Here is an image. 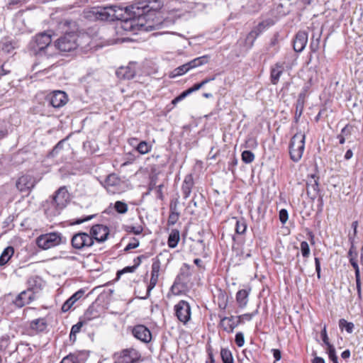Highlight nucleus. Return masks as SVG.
Instances as JSON below:
<instances>
[{
	"mask_svg": "<svg viewBox=\"0 0 363 363\" xmlns=\"http://www.w3.org/2000/svg\"><path fill=\"white\" fill-rule=\"evenodd\" d=\"M69 194L65 187H60L51 199L54 203H57L58 208H64L67 203Z\"/></svg>",
	"mask_w": 363,
	"mask_h": 363,
	"instance_id": "aec40b11",
	"label": "nucleus"
},
{
	"mask_svg": "<svg viewBox=\"0 0 363 363\" xmlns=\"http://www.w3.org/2000/svg\"><path fill=\"white\" fill-rule=\"evenodd\" d=\"M136 269H137V267L135 265L131 266V267H126L123 268L122 270L118 271L117 272V276L120 277L121 274H123L124 273H128V272L132 273V272H134Z\"/></svg>",
	"mask_w": 363,
	"mask_h": 363,
	"instance_id": "5fc2aeb1",
	"label": "nucleus"
},
{
	"mask_svg": "<svg viewBox=\"0 0 363 363\" xmlns=\"http://www.w3.org/2000/svg\"><path fill=\"white\" fill-rule=\"evenodd\" d=\"M114 208L118 213H125L128 211V205L123 201H118L114 204Z\"/></svg>",
	"mask_w": 363,
	"mask_h": 363,
	"instance_id": "79ce46f5",
	"label": "nucleus"
},
{
	"mask_svg": "<svg viewBox=\"0 0 363 363\" xmlns=\"http://www.w3.org/2000/svg\"><path fill=\"white\" fill-rule=\"evenodd\" d=\"M274 24V21L272 18H267L259 23L253 29L248 33L245 41V50L250 49L257 39V38L262 34L264 31Z\"/></svg>",
	"mask_w": 363,
	"mask_h": 363,
	"instance_id": "39448f33",
	"label": "nucleus"
},
{
	"mask_svg": "<svg viewBox=\"0 0 363 363\" xmlns=\"http://www.w3.org/2000/svg\"><path fill=\"white\" fill-rule=\"evenodd\" d=\"M175 314L178 320L186 323L191 318V307L186 301H180L174 306Z\"/></svg>",
	"mask_w": 363,
	"mask_h": 363,
	"instance_id": "f8f14e48",
	"label": "nucleus"
},
{
	"mask_svg": "<svg viewBox=\"0 0 363 363\" xmlns=\"http://www.w3.org/2000/svg\"><path fill=\"white\" fill-rule=\"evenodd\" d=\"M339 327L341 330L345 329L348 333H352L354 329V324L342 318L339 320Z\"/></svg>",
	"mask_w": 363,
	"mask_h": 363,
	"instance_id": "e433bc0d",
	"label": "nucleus"
},
{
	"mask_svg": "<svg viewBox=\"0 0 363 363\" xmlns=\"http://www.w3.org/2000/svg\"><path fill=\"white\" fill-rule=\"evenodd\" d=\"M318 180L319 177L316 172L312 173L310 175V178H308L307 181V188L308 191L312 190L315 194H317L319 191Z\"/></svg>",
	"mask_w": 363,
	"mask_h": 363,
	"instance_id": "c85d7f7f",
	"label": "nucleus"
},
{
	"mask_svg": "<svg viewBox=\"0 0 363 363\" xmlns=\"http://www.w3.org/2000/svg\"><path fill=\"white\" fill-rule=\"evenodd\" d=\"M67 143V139L60 140L52 149L50 155L52 157L59 156V152L64 149L65 145Z\"/></svg>",
	"mask_w": 363,
	"mask_h": 363,
	"instance_id": "4c0bfd02",
	"label": "nucleus"
},
{
	"mask_svg": "<svg viewBox=\"0 0 363 363\" xmlns=\"http://www.w3.org/2000/svg\"><path fill=\"white\" fill-rule=\"evenodd\" d=\"M250 291L245 289L239 290L236 294V301L240 307H245L248 302Z\"/></svg>",
	"mask_w": 363,
	"mask_h": 363,
	"instance_id": "c756f323",
	"label": "nucleus"
},
{
	"mask_svg": "<svg viewBox=\"0 0 363 363\" xmlns=\"http://www.w3.org/2000/svg\"><path fill=\"white\" fill-rule=\"evenodd\" d=\"M305 133L300 131L291 138L289 147L290 159H301L305 147Z\"/></svg>",
	"mask_w": 363,
	"mask_h": 363,
	"instance_id": "423d86ee",
	"label": "nucleus"
},
{
	"mask_svg": "<svg viewBox=\"0 0 363 363\" xmlns=\"http://www.w3.org/2000/svg\"><path fill=\"white\" fill-rule=\"evenodd\" d=\"M254 157H255V155H254V154L251 151H250V150H245L242 153V158L241 159H243V160H245V159H254Z\"/></svg>",
	"mask_w": 363,
	"mask_h": 363,
	"instance_id": "052dcab7",
	"label": "nucleus"
},
{
	"mask_svg": "<svg viewBox=\"0 0 363 363\" xmlns=\"http://www.w3.org/2000/svg\"><path fill=\"white\" fill-rule=\"evenodd\" d=\"M354 131V128L351 125H347L342 129L341 133L337 136L340 144H343L347 140H350V136Z\"/></svg>",
	"mask_w": 363,
	"mask_h": 363,
	"instance_id": "7c9ffc66",
	"label": "nucleus"
},
{
	"mask_svg": "<svg viewBox=\"0 0 363 363\" xmlns=\"http://www.w3.org/2000/svg\"><path fill=\"white\" fill-rule=\"evenodd\" d=\"M315 271L317 272V277L318 279L320 278V259L318 257H315Z\"/></svg>",
	"mask_w": 363,
	"mask_h": 363,
	"instance_id": "680f3d73",
	"label": "nucleus"
},
{
	"mask_svg": "<svg viewBox=\"0 0 363 363\" xmlns=\"http://www.w3.org/2000/svg\"><path fill=\"white\" fill-rule=\"evenodd\" d=\"M179 217V213L177 212V206H170V214L169 216L168 222L169 224L174 225L177 223Z\"/></svg>",
	"mask_w": 363,
	"mask_h": 363,
	"instance_id": "c9c22d12",
	"label": "nucleus"
},
{
	"mask_svg": "<svg viewBox=\"0 0 363 363\" xmlns=\"http://www.w3.org/2000/svg\"><path fill=\"white\" fill-rule=\"evenodd\" d=\"M48 326L47 322L45 318H37L30 323V330L34 333L43 332L46 330Z\"/></svg>",
	"mask_w": 363,
	"mask_h": 363,
	"instance_id": "bb28decb",
	"label": "nucleus"
},
{
	"mask_svg": "<svg viewBox=\"0 0 363 363\" xmlns=\"http://www.w3.org/2000/svg\"><path fill=\"white\" fill-rule=\"evenodd\" d=\"M233 220L235 225V231L238 234H242L246 230V224L244 220H237L233 218Z\"/></svg>",
	"mask_w": 363,
	"mask_h": 363,
	"instance_id": "a19ab883",
	"label": "nucleus"
},
{
	"mask_svg": "<svg viewBox=\"0 0 363 363\" xmlns=\"http://www.w3.org/2000/svg\"><path fill=\"white\" fill-rule=\"evenodd\" d=\"M82 327V322H79V323H77V324L74 325L72 327L71 331H70V334H69L70 340H72V336H74L78 333H79Z\"/></svg>",
	"mask_w": 363,
	"mask_h": 363,
	"instance_id": "de8ad7c7",
	"label": "nucleus"
},
{
	"mask_svg": "<svg viewBox=\"0 0 363 363\" xmlns=\"http://www.w3.org/2000/svg\"><path fill=\"white\" fill-rule=\"evenodd\" d=\"M162 186H163L162 184H160L157 186V189L156 191V194H157L156 197L160 200H163V198H164L163 193H162Z\"/></svg>",
	"mask_w": 363,
	"mask_h": 363,
	"instance_id": "e2e57ef3",
	"label": "nucleus"
},
{
	"mask_svg": "<svg viewBox=\"0 0 363 363\" xmlns=\"http://www.w3.org/2000/svg\"><path fill=\"white\" fill-rule=\"evenodd\" d=\"M350 262L355 270V277H360L359 267L355 257H350Z\"/></svg>",
	"mask_w": 363,
	"mask_h": 363,
	"instance_id": "864d4df0",
	"label": "nucleus"
},
{
	"mask_svg": "<svg viewBox=\"0 0 363 363\" xmlns=\"http://www.w3.org/2000/svg\"><path fill=\"white\" fill-rule=\"evenodd\" d=\"M157 281L158 279L150 278V283L147 286V293H150V291L156 286Z\"/></svg>",
	"mask_w": 363,
	"mask_h": 363,
	"instance_id": "0e129e2a",
	"label": "nucleus"
},
{
	"mask_svg": "<svg viewBox=\"0 0 363 363\" xmlns=\"http://www.w3.org/2000/svg\"><path fill=\"white\" fill-rule=\"evenodd\" d=\"M91 13L96 19L101 21L120 20L124 22L130 21L126 7L125 9L117 6L93 8Z\"/></svg>",
	"mask_w": 363,
	"mask_h": 363,
	"instance_id": "f257e3e1",
	"label": "nucleus"
},
{
	"mask_svg": "<svg viewBox=\"0 0 363 363\" xmlns=\"http://www.w3.org/2000/svg\"><path fill=\"white\" fill-rule=\"evenodd\" d=\"M179 241V232L177 230H172L169 235L167 244L171 248H174L177 246Z\"/></svg>",
	"mask_w": 363,
	"mask_h": 363,
	"instance_id": "72a5a7b5",
	"label": "nucleus"
},
{
	"mask_svg": "<svg viewBox=\"0 0 363 363\" xmlns=\"http://www.w3.org/2000/svg\"><path fill=\"white\" fill-rule=\"evenodd\" d=\"M60 363H83L80 359V354H69L62 359Z\"/></svg>",
	"mask_w": 363,
	"mask_h": 363,
	"instance_id": "f704fd0d",
	"label": "nucleus"
},
{
	"mask_svg": "<svg viewBox=\"0 0 363 363\" xmlns=\"http://www.w3.org/2000/svg\"><path fill=\"white\" fill-rule=\"evenodd\" d=\"M150 150V145H148L146 142L142 141L140 142L136 148V152L143 155L147 153Z\"/></svg>",
	"mask_w": 363,
	"mask_h": 363,
	"instance_id": "37998d69",
	"label": "nucleus"
},
{
	"mask_svg": "<svg viewBox=\"0 0 363 363\" xmlns=\"http://www.w3.org/2000/svg\"><path fill=\"white\" fill-rule=\"evenodd\" d=\"M133 335L144 343H148L152 340L150 330L144 325H137L132 330Z\"/></svg>",
	"mask_w": 363,
	"mask_h": 363,
	"instance_id": "4468645a",
	"label": "nucleus"
},
{
	"mask_svg": "<svg viewBox=\"0 0 363 363\" xmlns=\"http://www.w3.org/2000/svg\"><path fill=\"white\" fill-rule=\"evenodd\" d=\"M35 298L34 293L27 289L20 293L13 302L18 308H21L25 305L29 304Z\"/></svg>",
	"mask_w": 363,
	"mask_h": 363,
	"instance_id": "6ab92c4d",
	"label": "nucleus"
},
{
	"mask_svg": "<svg viewBox=\"0 0 363 363\" xmlns=\"http://www.w3.org/2000/svg\"><path fill=\"white\" fill-rule=\"evenodd\" d=\"M124 230L127 233H133L135 235H140V234H141L143 233V228L141 225H137V226L125 225L124 226Z\"/></svg>",
	"mask_w": 363,
	"mask_h": 363,
	"instance_id": "ea45409f",
	"label": "nucleus"
},
{
	"mask_svg": "<svg viewBox=\"0 0 363 363\" xmlns=\"http://www.w3.org/2000/svg\"><path fill=\"white\" fill-rule=\"evenodd\" d=\"M148 256L147 255H140L138 257H137L136 258L134 259L133 260V262H134V265L138 268V266L140 264V263L142 262V260L144 259H146L147 258Z\"/></svg>",
	"mask_w": 363,
	"mask_h": 363,
	"instance_id": "bf43d9fd",
	"label": "nucleus"
},
{
	"mask_svg": "<svg viewBox=\"0 0 363 363\" xmlns=\"http://www.w3.org/2000/svg\"><path fill=\"white\" fill-rule=\"evenodd\" d=\"M139 352L133 348L122 350L116 358V363H136L140 358Z\"/></svg>",
	"mask_w": 363,
	"mask_h": 363,
	"instance_id": "9b49d317",
	"label": "nucleus"
},
{
	"mask_svg": "<svg viewBox=\"0 0 363 363\" xmlns=\"http://www.w3.org/2000/svg\"><path fill=\"white\" fill-rule=\"evenodd\" d=\"M160 0H141L126 7V12L130 18L145 16L149 13H158L157 11L162 7Z\"/></svg>",
	"mask_w": 363,
	"mask_h": 363,
	"instance_id": "f03ea898",
	"label": "nucleus"
},
{
	"mask_svg": "<svg viewBox=\"0 0 363 363\" xmlns=\"http://www.w3.org/2000/svg\"><path fill=\"white\" fill-rule=\"evenodd\" d=\"M253 317V313H245L242 315L236 317V325L240 323L243 320H251Z\"/></svg>",
	"mask_w": 363,
	"mask_h": 363,
	"instance_id": "3c124183",
	"label": "nucleus"
},
{
	"mask_svg": "<svg viewBox=\"0 0 363 363\" xmlns=\"http://www.w3.org/2000/svg\"><path fill=\"white\" fill-rule=\"evenodd\" d=\"M301 251L303 257H308L310 255V248L306 241L301 242Z\"/></svg>",
	"mask_w": 363,
	"mask_h": 363,
	"instance_id": "49530a36",
	"label": "nucleus"
},
{
	"mask_svg": "<svg viewBox=\"0 0 363 363\" xmlns=\"http://www.w3.org/2000/svg\"><path fill=\"white\" fill-rule=\"evenodd\" d=\"M279 217L281 223L285 224L289 218L288 211L286 209H281L279 211Z\"/></svg>",
	"mask_w": 363,
	"mask_h": 363,
	"instance_id": "603ef678",
	"label": "nucleus"
},
{
	"mask_svg": "<svg viewBox=\"0 0 363 363\" xmlns=\"http://www.w3.org/2000/svg\"><path fill=\"white\" fill-rule=\"evenodd\" d=\"M308 42V33L306 31H299L296 35L294 40V49L297 52H301L305 48Z\"/></svg>",
	"mask_w": 363,
	"mask_h": 363,
	"instance_id": "412c9836",
	"label": "nucleus"
},
{
	"mask_svg": "<svg viewBox=\"0 0 363 363\" xmlns=\"http://www.w3.org/2000/svg\"><path fill=\"white\" fill-rule=\"evenodd\" d=\"M89 235L92 237L93 240L98 242H102L107 240L109 235V229L107 226L96 224L91 227Z\"/></svg>",
	"mask_w": 363,
	"mask_h": 363,
	"instance_id": "ddd939ff",
	"label": "nucleus"
},
{
	"mask_svg": "<svg viewBox=\"0 0 363 363\" xmlns=\"http://www.w3.org/2000/svg\"><path fill=\"white\" fill-rule=\"evenodd\" d=\"M121 179L115 174H109L105 182L104 186L109 194H115L120 191Z\"/></svg>",
	"mask_w": 363,
	"mask_h": 363,
	"instance_id": "dca6fc26",
	"label": "nucleus"
},
{
	"mask_svg": "<svg viewBox=\"0 0 363 363\" xmlns=\"http://www.w3.org/2000/svg\"><path fill=\"white\" fill-rule=\"evenodd\" d=\"M133 242L128 243L125 247V251H128L131 249H135L139 246V241L136 238L133 239Z\"/></svg>",
	"mask_w": 363,
	"mask_h": 363,
	"instance_id": "6e6d98bb",
	"label": "nucleus"
},
{
	"mask_svg": "<svg viewBox=\"0 0 363 363\" xmlns=\"http://www.w3.org/2000/svg\"><path fill=\"white\" fill-rule=\"evenodd\" d=\"M51 35L48 32L37 34L30 42L29 48L35 55L52 56V45H51Z\"/></svg>",
	"mask_w": 363,
	"mask_h": 363,
	"instance_id": "20e7f679",
	"label": "nucleus"
},
{
	"mask_svg": "<svg viewBox=\"0 0 363 363\" xmlns=\"http://www.w3.org/2000/svg\"><path fill=\"white\" fill-rule=\"evenodd\" d=\"M214 302L217 303L220 309L225 310L227 308V296L225 290L216 287L213 291Z\"/></svg>",
	"mask_w": 363,
	"mask_h": 363,
	"instance_id": "5701e85b",
	"label": "nucleus"
},
{
	"mask_svg": "<svg viewBox=\"0 0 363 363\" xmlns=\"http://www.w3.org/2000/svg\"><path fill=\"white\" fill-rule=\"evenodd\" d=\"M284 62H277L271 68L270 79L272 84H277L284 71Z\"/></svg>",
	"mask_w": 363,
	"mask_h": 363,
	"instance_id": "b1692460",
	"label": "nucleus"
},
{
	"mask_svg": "<svg viewBox=\"0 0 363 363\" xmlns=\"http://www.w3.org/2000/svg\"><path fill=\"white\" fill-rule=\"evenodd\" d=\"M272 352H273V356H274L275 360L279 361L281 357L280 350H277V349H273Z\"/></svg>",
	"mask_w": 363,
	"mask_h": 363,
	"instance_id": "774afa93",
	"label": "nucleus"
},
{
	"mask_svg": "<svg viewBox=\"0 0 363 363\" xmlns=\"http://www.w3.org/2000/svg\"><path fill=\"white\" fill-rule=\"evenodd\" d=\"M55 47L61 52H71L78 47L77 35L74 32L66 33L55 42Z\"/></svg>",
	"mask_w": 363,
	"mask_h": 363,
	"instance_id": "0eeeda50",
	"label": "nucleus"
},
{
	"mask_svg": "<svg viewBox=\"0 0 363 363\" xmlns=\"http://www.w3.org/2000/svg\"><path fill=\"white\" fill-rule=\"evenodd\" d=\"M92 237L86 233H77L71 240L72 246L76 250H84L94 245Z\"/></svg>",
	"mask_w": 363,
	"mask_h": 363,
	"instance_id": "9d476101",
	"label": "nucleus"
},
{
	"mask_svg": "<svg viewBox=\"0 0 363 363\" xmlns=\"http://www.w3.org/2000/svg\"><path fill=\"white\" fill-rule=\"evenodd\" d=\"M192 247L194 250H196L195 253L196 255H202V256H206L207 255L206 245L204 243L203 240H196L194 242Z\"/></svg>",
	"mask_w": 363,
	"mask_h": 363,
	"instance_id": "473e14b6",
	"label": "nucleus"
},
{
	"mask_svg": "<svg viewBox=\"0 0 363 363\" xmlns=\"http://www.w3.org/2000/svg\"><path fill=\"white\" fill-rule=\"evenodd\" d=\"M208 57L203 55L199 57H196L186 64H184L177 68H175L169 74L171 78H175L179 76H182L186 74L189 70L203 65L208 62Z\"/></svg>",
	"mask_w": 363,
	"mask_h": 363,
	"instance_id": "1a4fd4ad",
	"label": "nucleus"
},
{
	"mask_svg": "<svg viewBox=\"0 0 363 363\" xmlns=\"http://www.w3.org/2000/svg\"><path fill=\"white\" fill-rule=\"evenodd\" d=\"M190 94H191V91L189 89H188L187 90L183 91L179 96L176 97V100H182Z\"/></svg>",
	"mask_w": 363,
	"mask_h": 363,
	"instance_id": "338daca9",
	"label": "nucleus"
},
{
	"mask_svg": "<svg viewBox=\"0 0 363 363\" xmlns=\"http://www.w3.org/2000/svg\"><path fill=\"white\" fill-rule=\"evenodd\" d=\"M235 341L238 347H242L245 343V338H244L243 333L241 332L237 333V334L235 335Z\"/></svg>",
	"mask_w": 363,
	"mask_h": 363,
	"instance_id": "8fccbe9b",
	"label": "nucleus"
},
{
	"mask_svg": "<svg viewBox=\"0 0 363 363\" xmlns=\"http://www.w3.org/2000/svg\"><path fill=\"white\" fill-rule=\"evenodd\" d=\"M160 265H161V263H160V259H155L152 262L151 272H155L159 273L160 270Z\"/></svg>",
	"mask_w": 363,
	"mask_h": 363,
	"instance_id": "13d9d810",
	"label": "nucleus"
},
{
	"mask_svg": "<svg viewBox=\"0 0 363 363\" xmlns=\"http://www.w3.org/2000/svg\"><path fill=\"white\" fill-rule=\"evenodd\" d=\"M218 316L220 318V326L223 329L224 331L227 330V327H225L224 324L227 318L222 314H219Z\"/></svg>",
	"mask_w": 363,
	"mask_h": 363,
	"instance_id": "69168bd1",
	"label": "nucleus"
},
{
	"mask_svg": "<svg viewBox=\"0 0 363 363\" xmlns=\"http://www.w3.org/2000/svg\"><path fill=\"white\" fill-rule=\"evenodd\" d=\"M50 104L54 108H60L67 102V96L62 91H55L48 97Z\"/></svg>",
	"mask_w": 363,
	"mask_h": 363,
	"instance_id": "f3484780",
	"label": "nucleus"
},
{
	"mask_svg": "<svg viewBox=\"0 0 363 363\" xmlns=\"http://www.w3.org/2000/svg\"><path fill=\"white\" fill-rule=\"evenodd\" d=\"M62 209V208H58L57 203L52 200L47 201L44 206L45 213L49 219H52L60 215Z\"/></svg>",
	"mask_w": 363,
	"mask_h": 363,
	"instance_id": "4be33fe9",
	"label": "nucleus"
},
{
	"mask_svg": "<svg viewBox=\"0 0 363 363\" xmlns=\"http://www.w3.org/2000/svg\"><path fill=\"white\" fill-rule=\"evenodd\" d=\"M328 354L330 359L334 362L335 361H337V357L335 354V347L333 345H329L328 347Z\"/></svg>",
	"mask_w": 363,
	"mask_h": 363,
	"instance_id": "09e8293b",
	"label": "nucleus"
},
{
	"mask_svg": "<svg viewBox=\"0 0 363 363\" xmlns=\"http://www.w3.org/2000/svg\"><path fill=\"white\" fill-rule=\"evenodd\" d=\"M62 242V235L60 233H50L41 235L36 239V245L39 248L48 250L59 245Z\"/></svg>",
	"mask_w": 363,
	"mask_h": 363,
	"instance_id": "6e6552de",
	"label": "nucleus"
},
{
	"mask_svg": "<svg viewBox=\"0 0 363 363\" xmlns=\"http://www.w3.org/2000/svg\"><path fill=\"white\" fill-rule=\"evenodd\" d=\"M132 26H137L140 30L151 31L164 27L166 22L160 13H149L145 16L130 18Z\"/></svg>",
	"mask_w": 363,
	"mask_h": 363,
	"instance_id": "7ed1b4c3",
	"label": "nucleus"
},
{
	"mask_svg": "<svg viewBox=\"0 0 363 363\" xmlns=\"http://www.w3.org/2000/svg\"><path fill=\"white\" fill-rule=\"evenodd\" d=\"M84 293L85 291L84 289H79V291L75 292L63 303L61 308L62 311H68L74 305V303L84 296Z\"/></svg>",
	"mask_w": 363,
	"mask_h": 363,
	"instance_id": "a878e982",
	"label": "nucleus"
},
{
	"mask_svg": "<svg viewBox=\"0 0 363 363\" xmlns=\"http://www.w3.org/2000/svg\"><path fill=\"white\" fill-rule=\"evenodd\" d=\"M28 284V290L30 291V292L38 293L43 286V279L38 276H33L30 277L27 281Z\"/></svg>",
	"mask_w": 363,
	"mask_h": 363,
	"instance_id": "393cba45",
	"label": "nucleus"
},
{
	"mask_svg": "<svg viewBox=\"0 0 363 363\" xmlns=\"http://www.w3.org/2000/svg\"><path fill=\"white\" fill-rule=\"evenodd\" d=\"M262 3V0H254L249 1L247 4L248 11L250 12L257 11L259 9Z\"/></svg>",
	"mask_w": 363,
	"mask_h": 363,
	"instance_id": "58836bf2",
	"label": "nucleus"
},
{
	"mask_svg": "<svg viewBox=\"0 0 363 363\" xmlns=\"http://www.w3.org/2000/svg\"><path fill=\"white\" fill-rule=\"evenodd\" d=\"M10 343V337L8 335H4L0 338V350H3L7 348Z\"/></svg>",
	"mask_w": 363,
	"mask_h": 363,
	"instance_id": "a18cd8bd",
	"label": "nucleus"
},
{
	"mask_svg": "<svg viewBox=\"0 0 363 363\" xmlns=\"http://www.w3.org/2000/svg\"><path fill=\"white\" fill-rule=\"evenodd\" d=\"M321 337L323 342L328 347L331 345L328 340V337L326 331V325H324L323 330L321 331Z\"/></svg>",
	"mask_w": 363,
	"mask_h": 363,
	"instance_id": "4d7b16f0",
	"label": "nucleus"
},
{
	"mask_svg": "<svg viewBox=\"0 0 363 363\" xmlns=\"http://www.w3.org/2000/svg\"><path fill=\"white\" fill-rule=\"evenodd\" d=\"M303 109V101H301L300 99H298L296 106V113L295 118L297 121L302 114V111Z\"/></svg>",
	"mask_w": 363,
	"mask_h": 363,
	"instance_id": "c03bdc74",
	"label": "nucleus"
},
{
	"mask_svg": "<svg viewBox=\"0 0 363 363\" xmlns=\"http://www.w3.org/2000/svg\"><path fill=\"white\" fill-rule=\"evenodd\" d=\"M35 179L30 175H23L18 178L16 182V188L21 192H27L28 194L36 184Z\"/></svg>",
	"mask_w": 363,
	"mask_h": 363,
	"instance_id": "2eb2a0df",
	"label": "nucleus"
},
{
	"mask_svg": "<svg viewBox=\"0 0 363 363\" xmlns=\"http://www.w3.org/2000/svg\"><path fill=\"white\" fill-rule=\"evenodd\" d=\"M14 253V249L13 247L9 246L6 247L0 256V266L6 264L11 259Z\"/></svg>",
	"mask_w": 363,
	"mask_h": 363,
	"instance_id": "2f4dec72",
	"label": "nucleus"
},
{
	"mask_svg": "<svg viewBox=\"0 0 363 363\" xmlns=\"http://www.w3.org/2000/svg\"><path fill=\"white\" fill-rule=\"evenodd\" d=\"M117 77L121 79H131L136 74V64L130 62L126 67H121L116 72Z\"/></svg>",
	"mask_w": 363,
	"mask_h": 363,
	"instance_id": "a211bd4d",
	"label": "nucleus"
},
{
	"mask_svg": "<svg viewBox=\"0 0 363 363\" xmlns=\"http://www.w3.org/2000/svg\"><path fill=\"white\" fill-rule=\"evenodd\" d=\"M194 186L193 177L191 174L186 176L182 184V192L185 199L188 198Z\"/></svg>",
	"mask_w": 363,
	"mask_h": 363,
	"instance_id": "cd10ccee",
	"label": "nucleus"
}]
</instances>
